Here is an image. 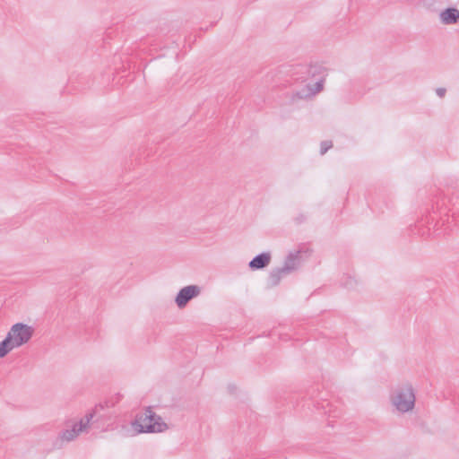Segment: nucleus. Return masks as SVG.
Listing matches in <instances>:
<instances>
[{
	"label": "nucleus",
	"mask_w": 459,
	"mask_h": 459,
	"mask_svg": "<svg viewBox=\"0 0 459 459\" xmlns=\"http://www.w3.org/2000/svg\"><path fill=\"white\" fill-rule=\"evenodd\" d=\"M14 348L12 346L10 342L6 338H4V340H3L0 342V359L4 358L8 352H10Z\"/></svg>",
	"instance_id": "obj_11"
},
{
	"label": "nucleus",
	"mask_w": 459,
	"mask_h": 459,
	"mask_svg": "<svg viewBox=\"0 0 459 459\" xmlns=\"http://www.w3.org/2000/svg\"><path fill=\"white\" fill-rule=\"evenodd\" d=\"M33 333L34 329L32 326L17 323L11 327L5 338L13 348H18L27 343L31 339Z\"/></svg>",
	"instance_id": "obj_3"
},
{
	"label": "nucleus",
	"mask_w": 459,
	"mask_h": 459,
	"mask_svg": "<svg viewBox=\"0 0 459 459\" xmlns=\"http://www.w3.org/2000/svg\"><path fill=\"white\" fill-rule=\"evenodd\" d=\"M323 90V81L316 82L314 85H307L305 90L296 93L299 99H306L314 96Z\"/></svg>",
	"instance_id": "obj_9"
},
{
	"label": "nucleus",
	"mask_w": 459,
	"mask_h": 459,
	"mask_svg": "<svg viewBox=\"0 0 459 459\" xmlns=\"http://www.w3.org/2000/svg\"><path fill=\"white\" fill-rule=\"evenodd\" d=\"M201 293V289L197 285H188L182 288L178 293L175 302L179 308H183L194 298Z\"/></svg>",
	"instance_id": "obj_5"
},
{
	"label": "nucleus",
	"mask_w": 459,
	"mask_h": 459,
	"mask_svg": "<svg viewBox=\"0 0 459 459\" xmlns=\"http://www.w3.org/2000/svg\"><path fill=\"white\" fill-rule=\"evenodd\" d=\"M295 221L299 224L301 222H303L305 220H306V216L304 214H299L298 217H296L295 219Z\"/></svg>",
	"instance_id": "obj_14"
},
{
	"label": "nucleus",
	"mask_w": 459,
	"mask_h": 459,
	"mask_svg": "<svg viewBox=\"0 0 459 459\" xmlns=\"http://www.w3.org/2000/svg\"><path fill=\"white\" fill-rule=\"evenodd\" d=\"M95 410H92L89 413H87L82 419L80 420L78 423L74 424L71 429H65L62 431L59 435V437L63 441H73L81 433L88 432L90 429V423L95 416Z\"/></svg>",
	"instance_id": "obj_4"
},
{
	"label": "nucleus",
	"mask_w": 459,
	"mask_h": 459,
	"mask_svg": "<svg viewBox=\"0 0 459 459\" xmlns=\"http://www.w3.org/2000/svg\"><path fill=\"white\" fill-rule=\"evenodd\" d=\"M440 21L443 24H455L459 21V10L456 8H447L441 12Z\"/></svg>",
	"instance_id": "obj_7"
},
{
	"label": "nucleus",
	"mask_w": 459,
	"mask_h": 459,
	"mask_svg": "<svg viewBox=\"0 0 459 459\" xmlns=\"http://www.w3.org/2000/svg\"><path fill=\"white\" fill-rule=\"evenodd\" d=\"M270 261H271L270 253H262V254L256 255L255 257H254L249 262V267L252 270L263 269L270 264Z\"/></svg>",
	"instance_id": "obj_8"
},
{
	"label": "nucleus",
	"mask_w": 459,
	"mask_h": 459,
	"mask_svg": "<svg viewBox=\"0 0 459 459\" xmlns=\"http://www.w3.org/2000/svg\"><path fill=\"white\" fill-rule=\"evenodd\" d=\"M436 92L438 97L443 98L446 95V91L445 88H437Z\"/></svg>",
	"instance_id": "obj_13"
},
{
	"label": "nucleus",
	"mask_w": 459,
	"mask_h": 459,
	"mask_svg": "<svg viewBox=\"0 0 459 459\" xmlns=\"http://www.w3.org/2000/svg\"><path fill=\"white\" fill-rule=\"evenodd\" d=\"M138 433H159L168 429V425L162 418L148 408L144 412L138 414L132 423Z\"/></svg>",
	"instance_id": "obj_1"
},
{
	"label": "nucleus",
	"mask_w": 459,
	"mask_h": 459,
	"mask_svg": "<svg viewBox=\"0 0 459 459\" xmlns=\"http://www.w3.org/2000/svg\"><path fill=\"white\" fill-rule=\"evenodd\" d=\"M333 147L332 141H323L321 143L320 154L324 155L326 152Z\"/></svg>",
	"instance_id": "obj_12"
},
{
	"label": "nucleus",
	"mask_w": 459,
	"mask_h": 459,
	"mask_svg": "<svg viewBox=\"0 0 459 459\" xmlns=\"http://www.w3.org/2000/svg\"><path fill=\"white\" fill-rule=\"evenodd\" d=\"M282 267L273 270L269 275V282L272 286H276L281 281L283 275H286Z\"/></svg>",
	"instance_id": "obj_10"
},
{
	"label": "nucleus",
	"mask_w": 459,
	"mask_h": 459,
	"mask_svg": "<svg viewBox=\"0 0 459 459\" xmlns=\"http://www.w3.org/2000/svg\"><path fill=\"white\" fill-rule=\"evenodd\" d=\"M392 404L400 412H408L414 408L415 394L409 384L398 386L391 396Z\"/></svg>",
	"instance_id": "obj_2"
},
{
	"label": "nucleus",
	"mask_w": 459,
	"mask_h": 459,
	"mask_svg": "<svg viewBox=\"0 0 459 459\" xmlns=\"http://www.w3.org/2000/svg\"><path fill=\"white\" fill-rule=\"evenodd\" d=\"M300 264V251L290 252L282 266L283 270H285V273H290L295 271Z\"/></svg>",
	"instance_id": "obj_6"
}]
</instances>
